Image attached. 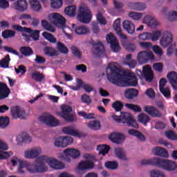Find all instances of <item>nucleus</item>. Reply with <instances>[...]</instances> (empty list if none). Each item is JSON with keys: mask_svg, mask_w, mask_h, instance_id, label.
<instances>
[{"mask_svg": "<svg viewBox=\"0 0 177 177\" xmlns=\"http://www.w3.org/2000/svg\"><path fill=\"white\" fill-rule=\"evenodd\" d=\"M111 73L107 74V78L110 82L116 86H137L138 77L133 73H127L125 76L120 73V68L113 66L110 67Z\"/></svg>", "mask_w": 177, "mask_h": 177, "instance_id": "obj_1", "label": "nucleus"}, {"mask_svg": "<svg viewBox=\"0 0 177 177\" xmlns=\"http://www.w3.org/2000/svg\"><path fill=\"white\" fill-rule=\"evenodd\" d=\"M46 162V156H41L37 158L36 163L28 166V171L30 174H44L48 171V167L45 165Z\"/></svg>", "mask_w": 177, "mask_h": 177, "instance_id": "obj_2", "label": "nucleus"}, {"mask_svg": "<svg viewBox=\"0 0 177 177\" xmlns=\"http://www.w3.org/2000/svg\"><path fill=\"white\" fill-rule=\"evenodd\" d=\"M91 19L92 12H91V10L86 6H80L79 8L77 20H79L80 23L88 24V23H91Z\"/></svg>", "mask_w": 177, "mask_h": 177, "instance_id": "obj_3", "label": "nucleus"}, {"mask_svg": "<svg viewBox=\"0 0 177 177\" xmlns=\"http://www.w3.org/2000/svg\"><path fill=\"white\" fill-rule=\"evenodd\" d=\"M12 30H15V31H19V32L30 34V38H32L33 41L39 40V30H33L31 28L23 27L20 25H13Z\"/></svg>", "mask_w": 177, "mask_h": 177, "instance_id": "obj_4", "label": "nucleus"}, {"mask_svg": "<svg viewBox=\"0 0 177 177\" xmlns=\"http://www.w3.org/2000/svg\"><path fill=\"white\" fill-rule=\"evenodd\" d=\"M40 122L46 124L48 127H57L59 125V120L55 118V116L48 113H44L39 118Z\"/></svg>", "mask_w": 177, "mask_h": 177, "instance_id": "obj_5", "label": "nucleus"}, {"mask_svg": "<svg viewBox=\"0 0 177 177\" xmlns=\"http://www.w3.org/2000/svg\"><path fill=\"white\" fill-rule=\"evenodd\" d=\"M158 168H162V169H165V171L172 172L176 169L177 165L174 161L159 158Z\"/></svg>", "mask_w": 177, "mask_h": 177, "instance_id": "obj_6", "label": "nucleus"}, {"mask_svg": "<svg viewBox=\"0 0 177 177\" xmlns=\"http://www.w3.org/2000/svg\"><path fill=\"white\" fill-rule=\"evenodd\" d=\"M137 59L140 64H146L149 60H154V54L151 51H140L137 55Z\"/></svg>", "mask_w": 177, "mask_h": 177, "instance_id": "obj_7", "label": "nucleus"}, {"mask_svg": "<svg viewBox=\"0 0 177 177\" xmlns=\"http://www.w3.org/2000/svg\"><path fill=\"white\" fill-rule=\"evenodd\" d=\"M121 117L122 124H127L128 127H132L133 128H138L139 127L132 114L128 112H121Z\"/></svg>", "mask_w": 177, "mask_h": 177, "instance_id": "obj_8", "label": "nucleus"}, {"mask_svg": "<svg viewBox=\"0 0 177 177\" xmlns=\"http://www.w3.org/2000/svg\"><path fill=\"white\" fill-rule=\"evenodd\" d=\"M49 17L51 23L55 24L57 26H59L62 28L66 27V18L60 14L55 12L51 14Z\"/></svg>", "mask_w": 177, "mask_h": 177, "instance_id": "obj_9", "label": "nucleus"}, {"mask_svg": "<svg viewBox=\"0 0 177 177\" xmlns=\"http://www.w3.org/2000/svg\"><path fill=\"white\" fill-rule=\"evenodd\" d=\"M64 154L65 156V160L68 162L71 161V158L75 159L80 158L81 152L78 149L68 148L64 150Z\"/></svg>", "mask_w": 177, "mask_h": 177, "instance_id": "obj_10", "label": "nucleus"}, {"mask_svg": "<svg viewBox=\"0 0 177 177\" xmlns=\"http://www.w3.org/2000/svg\"><path fill=\"white\" fill-rule=\"evenodd\" d=\"M106 41L109 44H111V49L113 50V52H115V53L120 52L121 50L120 43H118L117 37H115L113 33L106 35Z\"/></svg>", "mask_w": 177, "mask_h": 177, "instance_id": "obj_11", "label": "nucleus"}, {"mask_svg": "<svg viewBox=\"0 0 177 177\" xmlns=\"http://www.w3.org/2000/svg\"><path fill=\"white\" fill-rule=\"evenodd\" d=\"M73 142V138L66 136L65 137H59L56 138L54 145L56 147H67V146L71 145Z\"/></svg>", "mask_w": 177, "mask_h": 177, "instance_id": "obj_12", "label": "nucleus"}, {"mask_svg": "<svg viewBox=\"0 0 177 177\" xmlns=\"http://www.w3.org/2000/svg\"><path fill=\"white\" fill-rule=\"evenodd\" d=\"M143 110L145 113H147V114H149V115H151L153 118H161V111L153 106L146 105L144 106Z\"/></svg>", "mask_w": 177, "mask_h": 177, "instance_id": "obj_13", "label": "nucleus"}, {"mask_svg": "<svg viewBox=\"0 0 177 177\" xmlns=\"http://www.w3.org/2000/svg\"><path fill=\"white\" fill-rule=\"evenodd\" d=\"M46 163L48 164L49 167L53 169H63V168L65 167L64 163L62 162L57 159L46 156Z\"/></svg>", "mask_w": 177, "mask_h": 177, "instance_id": "obj_14", "label": "nucleus"}, {"mask_svg": "<svg viewBox=\"0 0 177 177\" xmlns=\"http://www.w3.org/2000/svg\"><path fill=\"white\" fill-rule=\"evenodd\" d=\"M46 163L48 164L49 167L53 169H63V168L65 167L64 163L62 162L57 159L46 156Z\"/></svg>", "mask_w": 177, "mask_h": 177, "instance_id": "obj_15", "label": "nucleus"}, {"mask_svg": "<svg viewBox=\"0 0 177 177\" xmlns=\"http://www.w3.org/2000/svg\"><path fill=\"white\" fill-rule=\"evenodd\" d=\"M109 139L111 140V142H113V143H115L116 145H121V143H122V142L125 140L127 138L123 133L113 132L110 134Z\"/></svg>", "mask_w": 177, "mask_h": 177, "instance_id": "obj_16", "label": "nucleus"}, {"mask_svg": "<svg viewBox=\"0 0 177 177\" xmlns=\"http://www.w3.org/2000/svg\"><path fill=\"white\" fill-rule=\"evenodd\" d=\"M92 52L97 57H100V55H103L106 50L104 49V45L102 41L93 44Z\"/></svg>", "mask_w": 177, "mask_h": 177, "instance_id": "obj_17", "label": "nucleus"}, {"mask_svg": "<svg viewBox=\"0 0 177 177\" xmlns=\"http://www.w3.org/2000/svg\"><path fill=\"white\" fill-rule=\"evenodd\" d=\"M11 115L14 120H24L26 118V111L20 110L18 106H13L11 108Z\"/></svg>", "mask_w": 177, "mask_h": 177, "instance_id": "obj_18", "label": "nucleus"}, {"mask_svg": "<svg viewBox=\"0 0 177 177\" xmlns=\"http://www.w3.org/2000/svg\"><path fill=\"white\" fill-rule=\"evenodd\" d=\"M79 171H86L88 169H93L95 163L92 160H86L81 161L77 166Z\"/></svg>", "mask_w": 177, "mask_h": 177, "instance_id": "obj_19", "label": "nucleus"}, {"mask_svg": "<svg viewBox=\"0 0 177 177\" xmlns=\"http://www.w3.org/2000/svg\"><path fill=\"white\" fill-rule=\"evenodd\" d=\"M113 29L116 32L117 35H118L121 39H124V41L128 39V37L122 33V30H121V21L120 19H118L114 21Z\"/></svg>", "mask_w": 177, "mask_h": 177, "instance_id": "obj_20", "label": "nucleus"}, {"mask_svg": "<svg viewBox=\"0 0 177 177\" xmlns=\"http://www.w3.org/2000/svg\"><path fill=\"white\" fill-rule=\"evenodd\" d=\"M171 44H172V34L168 31L164 32L163 36L160 39V45L163 48H167Z\"/></svg>", "mask_w": 177, "mask_h": 177, "instance_id": "obj_21", "label": "nucleus"}, {"mask_svg": "<svg viewBox=\"0 0 177 177\" xmlns=\"http://www.w3.org/2000/svg\"><path fill=\"white\" fill-rule=\"evenodd\" d=\"M14 9L19 12H26L28 8V3L26 0H17L13 4Z\"/></svg>", "mask_w": 177, "mask_h": 177, "instance_id": "obj_22", "label": "nucleus"}, {"mask_svg": "<svg viewBox=\"0 0 177 177\" xmlns=\"http://www.w3.org/2000/svg\"><path fill=\"white\" fill-rule=\"evenodd\" d=\"M10 94V89L8 85L3 82H0V100H3L6 97H9Z\"/></svg>", "mask_w": 177, "mask_h": 177, "instance_id": "obj_23", "label": "nucleus"}, {"mask_svg": "<svg viewBox=\"0 0 177 177\" xmlns=\"http://www.w3.org/2000/svg\"><path fill=\"white\" fill-rule=\"evenodd\" d=\"M167 78L173 89H174V91H177V73L175 71L169 73L167 74Z\"/></svg>", "mask_w": 177, "mask_h": 177, "instance_id": "obj_24", "label": "nucleus"}, {"mask_svg": "<svg viewBox=\"0 0 177 177\" xmlns=\"http://www.w3.org/2000/svg\"><path fill=\"white\" fill-rule=\"evenodd\" d=\"M143 75L145 80L147 82H151L154 79V75L153 74V71H151V68L145 66L143 68Z\"/></svg>", "mask_w": 177, "mask_h": 177, "instance_id": "obj_25", "label": "nucleus"}, {"mask_svg": "<svg viewBox=\"0 0 177 177\" xmlns=\"http://www.w3.org/2000/svg\"><path fill=\"white\" fill-rule=\"evenodd\" d=\"M139 95V91L136 88H128L124 91L126 99L131 100Z\"/></svg>", "mask_w": 177, "mask_h": 177, "instance_id": "obj_26", "label": "nucleus"}, {"mask_svg": "<svg viewBox=\"0 0 177 177\" xmlns=\"http://www.w3.org/2000/svg\"><path fill=\"white\" fill-rule=\"evenodd\" d=\"M122 26L124 30L128 32V34H133L135 32V24L129 20H125L122 23Z\"/></svg>", "mask_w": 177, "mask_h": 177, "instance_id": "obj_27", "label": "nucleus"}, {"mask_svg": "<svg viewBox=\"0 0 177 177\" xmlns=\"http://www.w3.org/2000/svg\"><path fill=\"white\" fill-rule=\"evenodd\" d=\"M160 158L155 157L151 159H144L140 162L141 165H153L158 167Z\"/></svg>", "mask_w": 177, "mask_h": 177, "instance_id": "obj_28", "label": "nucleus"}, {"mask_svg": "<svg viewBox=\"0 0 177 177\" xmlns=\"http://www.w3.org/2000/svg\"><path fill=\"white\" fill-rule=\"evenodd\" d=\"M41 154V149H33L25 151V158H37Z\"/></svg>", "mask_w": 177, "mask_h": 177, "instance_id": "obj_29", "label": "nucleus"}, {"mask_svg": "<svg viewBox=\"0 0 177 177\" xmlns=\"http://www.w3.org/2000/svg\"><path fill=\"white\" fill-rule=\"evenodd\" d=\"M75 32L77 35H85L89 34V28L84 25L77 26L75 28Z\"/></svg>", "mask_w": 177, "mask_h": 177, "instance_id": "obj_30", "label": "nucleus"}, {"mask_svg": "<svg viewBox=\"0 0 177 177\" xmlns=\"http://www.w3.org/2000/svg\"><path fill=\"white\" fill-rule=\"evenodd\" d=\"M138 120L139 122H141V124H143V125L146 127L147 126V124L150 122V116L145 113H142L138 115Z\"/></svg>", "mask_w": 177, "mask_h": 177, "instance_id": "obj_31", "label": "nucleus"}, {"mask_svg": "<svg viewBox=\"0 0 177 177\" xmlns=\"http://www.w3.org/2000/svg\"><path fill=\"white\" fill-rule=\"evenodd\" d=\"M62 132L71 136H80V133L74 129L73 127H66L62 129Z\"/></svg>", "mask_w": 177, "mask_h": 177, "instance_id": "obj_32", "label": "nucleus"}, {"mask_svg": "<svg viewBox=\"0 0 177 177\" xmlns=\"http://www.w3.org/2000/svg\"><path fill=\"white\" fill-rule=\"evenodd\" d=\"M129 8L133 10L142 11L146 9V4L143 3H130Z\"/></svg>", "mask_w": 177, "mask_h": 177, "instance_id": "obj_33", "label": "nucleus"}, {"mask_svg": "<svg viewBox=\"0 0 177 177\" xmlns=\"http://www.w3.org/2000/svg\"><path fill=\"white\" fill-rule=\"evenodd\" d=\"M143 23L147 24V26H158V21L154 19V17L151 15H147L144 17Z\"/></svg>", "mask_w": 177, "mask_h": 177, "instance_id": "obj_34", "label": "nucleus"}, {"mask_svg": "<svg viewBox=\"0 0 177 177\" xmlns=\"http://www.w3.org/2000/svg\"><path fill=\"white\" fill-rule=\"evenodd\" d=\"M29 3L33 12H39L40 10L42 9L41 3H39V1L37 0H29Z\"/></svg>", "mask_w": 177, "mask_h": 177, "instance_id": "obj_35", "label": "nucleus"}, {"mask_svg": "<svg viewBox=\"0 0 177 177\" xmlns=\"http://www.w3.org/2000/svg\"><path fill=\"white\" fill-rule=\"evenodd\" d=\"M31 78L37 82H42V80H45V75L36 71L31 73Z\"/></svg>", "mask_w": 177, "mask_h": 177, "instance_id": "obj_36", "label": "nucleus"}, {"mask_svg": "<svg viewBox=\"0 0 177 177\" xmlns=\"http://www.w3.org/2000/svg\"><path fill=\"white\" fill-rule=\"evenodd\" d=\"M154 151H155L156 156H159L160 157H164L165 158H167L168 157V152L164 148L156 147L154 148Z\"/></svg>", "mask_w": 177, "mask_h": 177, "instance_id": "obj_37", "label": "nucleus"}, {"mask_svg": "<svg viewBox=\"0 0 177 177\" xmlns=\"http://www.w3.org/2000/svg\"><path fill=\"white\" fill-rule=\"evenodd\" d=\"M87 127L93 129V131H99L100 129V121L95 120H91L88 122Z\"/></svg>", "mask_w": 177, "mask_h": 177, "instance_id": "obj_38", "label": "nucleus"}, {"mask_svg": "<svg viewBox=\"0 0 177 177\" xmlns=\"http://www.w3.org/2000/svg\"><path fill=\"white\" fill-rule=\"evenodd\" d=\"M19 52L24 56H31L32 55H34V51L32 50V48H31V47H28V46L21 47L19 48Z\"/></svg>", "mask_w": 177, "mask_h": 177, "instance_id": "obj_39", "label": "nucleus"}, {"mask_svg": "<svg viewBox=\"0 0 177 177\" xmlns=\"http://www.w3.org/2000/svg\"><path fill=\"white\" fill-rule=\"evenodd\" d=\"M10 62V55L7 54L1 61L0 67L1 68H9V63Z\"/></svg>", "mask_w": 177, "mask_h": 177, "instance_id": "obj_40", "label": "nucleus"}, {"mask_svg": "<svg viewBox=\"0 0 177 177\" xmlns=\"http://www.w3.org/2000/svg\"><path fill=\"white\" fill-rule=\"evenodd\" d=\"M56 49L58 50V52L63 53V55H67L68 53V48L62 41L57 42Z\"/></svg>", "mask_w": 177, "mask_h": 177, "instance_id": "obj_41", "label": "nucleus"}, {"mask_svg": "<svg viewBox=\"0 0 177 177\" xmlns=\"http://www.w3.org/2000/svg\"><path fill=\"white\" fill-rule=\"evenodd\" d=\"M115 153L119 160H122V161H127V160H128L127 155H125V153L121 148H116L115 149Z\"/></svg>", "mask_w": 177, "mask_h": 177, "instance_id": "obj_42", "label": "nucleus"}, {"mask_svg": "<svg viewBox=\"0 0 177 177\" xmlns=\"http://www.w3.org/2000/svg\"><path fill=\"white\" fill-rule=\"evenodd\" d=\"M125 107L129 110H131L134 113H142V108L138 104L127 103L125 104Z\"/></svg>", "mask_w": 177, "mask_h": 177, "instance_id": "obj_43", "label": "nucleus"}, {"mask_svg": "<svg viewBox=\"0 0 177 177\" xmlns=\"http://www.w3.org/2000/svg\"><path fill=\"white\" fill-rule=\"evenodd\" d=\"M73 111V108L68 105H62L61 106V117H64V115H67L70 114Z\"/></svg>", "mask_w": 177, "mask_h": 177, "instance_id": "obj_44", "label": "nucleus"}, {"mask_svg": "<svg viewBox=\"0 0 177 177\" xmlns=\"http://www.w3.org/2000/svg\"><path fill=\"white\" fill-rule=\"evenodd\" d=\"M97 150H98L100 154L106 156V154H107L110 151V147L106 145H100L97 147Z\"/></svg>", "mask_w": 177, "mask_h": 177, "instance_id": "obj_45", "label": "nucleus"}, {"mask_svg": "<svg viewBox=\"0 0 177 177\" xmlns=\"http://www.w3.org/2000/svg\"><path fill=\"white\" fill-rule=\"evenodd\" d=\"M42 36L44 37V38H45V39L49 41L50 44H56V42H57V39H56V37H55V36H53V35H52V33L44 32L42 33Z\"/></svg>", "mask_w": 177, "mask_h": 177, "instance_id": "obj_46", "label": "nucleus"}, {"mask_svg": "<svg viewBox=\"0 0 177 177\" xmlns=\"http://www.w3.org/2000/svg\"><path fill=\"white\" fill-rule=\"evenodd\" d=\"M41 26L44 30L50 31V32H55L56 31V29H55L54 27L52 26V25L46 20L41 21Z\"/></svg>", "mask_w": 177, "mask_h": 177, "instance_id": "obj_47", "label": "nucleus"}, {"mask_svg": "<svg viewBox=\"0 0 177 177\" xmlns=\"http://www.w3.org/2000/svg\"><path fill=\"white\" fill-rule=\"evenodd\" d=\"M76 10L77 7H75V6H69L65 8V13L71 17H74V16H75Z\"/></svg>", "mask_w": 177, "mask_h": 177, "instance_id": "obj_48", "label": "nucleus"}, {"mask_svg": "<svg viewBox=\"0 0 177 177\" xmlns=\"http://www.w3.org/2000/svg\"><path fill=\"white\" fill-rule=\"evenodd\" d=\"M77 115L80 117H83L84 120H92L95 118V113H86V112L84 111H80L77 112Z\"/></svg>", "mask_w": 177, "mask_h": 177, "instance_id": "obj_49", "label": "nucleus"}, {"mask_svg": "<svg viewBox=\"0 0 177 177\" xmlns=\"http://www.w3.org/2000/svg\"><path fill=\"white\" fill-rule=\"evenodd\" d=\"M10 124V120L8 116H1L0 117V128H6Z\"/></svg>", "mask_w": 177, "mask_h": 177, "instance_id": "obj_50", "label": "nucleus"}, {"mask_svg": "<svg viewBox=\"0 0 177 177\" xmlns=\"http://www.w3.org/2000/svg\"><path fill=\"white\" fill-rule=\"evenodd\" d=\"M105 167L107 168V169H111L112 171H114L118 168V162L117 161H107L105 163Z\"/></svg>", "mask_w": 177, "mask_h": 177, "instance_id": "obj_51", "label": "nucleus"}, {"mask_svg": "<svg viewBox=\"0 0 177 177\" xmlns=\"http://www.w3.org/2000/svg\"><path fill=\"white\" fill-rule=\"evenodd\" d=\"M28 167H30V163L27 162H19V165L18 167V174H24L26 171H24V168H26L27 171H28Z\"/></svg>", "mask_w": 177, "mask_h": 177, "instance_id": "obj_52", "label": "nucleus"}, {"mask_svg": "<svg viewBox=\"0 0 177 177\" xmlns=\"http://www.w3.org/2000/svg\"><path fill=\"white\" fill-rule=\"evenodd\" d=\"M15 35H16V32L12 30H6L1 33V37H3L4 39H8V38H12V37H15Z\"/></svg>", "mask_w": 177, "mask_h": 177, "instance_id": "obj_53", "label": "nucleus"}, {"mask_svg": "<svg viewBox=\"0 0 177 177\" xmlns=\"http://www.w3.org/2000/svg\"><path fill=\"white\" fill-rule=\"evenodd\" d=\"M122 46L128 52H135L136 50V45L132 42L122 43Z\"/></svg>", "mask_w": 177, "mask_h": 177, "instance_id": "obj_54", "label": "nucleus"}, {"mask_svg": "<svg viewBox=\"0 0 177 177\" xmlns=\"http://www.w3.org/2000/svg\"><path fill=\"white\" fill-rule=\"evenodd\" d=\"M160 93L163 95V96L166 99H171V89L169 87H165L162 88H159Z\"/></svg>", "mask_w": 177, "mask_h": 177, "instance_id": "obj_55", "label": "nucleus"}, {"mask_svg": "<svg viewBox=\"0 0 177 177\" xmlns=\"http://www.w3.org/2000/svg\"><path fill=\"white\" fill-rule=\"evenodd\" d=\"M50 6L53 9H60L63 6V0H51Z\"/></svg>", "mask_w": 177, "mask_h": 177, "instance_id": "obj_56", "label": "nucleus"}, {"mask_svg": "<svg viewBox=\"0 0 177 177\" xmlns=\"http://www.w3.org/2000/svg\"><path fill=\"white\" fill-rule=\"evenodd\" d=\"M150 35L151 41H158V39L161 37V31L154 30L152 32H150Z\"/></svg>", "mask_w": 177, "mask_h": 177, "instance_id": "obj_57", "label": "nucleus"}, {"mask_svg": "<svg viewBox=\"0 0 177 177\" xmlns=\"http://www.w3.org/2000/svg\"><path fill=\"white\" fill-rule=\"evenodd\" d=\"M112 107L115 111H121L124 109V104H122L121 101H115L113 103Z\"/></svg>", "mask_w": 177, "mask_h": 177, "instance_id": "obj_58", "label": "nucleus"}, {"mask_svg": "<svg viewBox=\"0 0 177 177\" xmlns=\"http://www.w3.org/2000/svg\"><path fill=\"white\" fill-rule=\"evenodd\" d=\"M71 49L72 50L73 55L75 57H77V59H81L82 53H81V51H80V50H78V48H77V46H73Z\"/></svg>", "mask_w": 177, "mask_h": 177, "instance_id": "obj_59", "label": "nucleus"}, {"mask_svg": "<svg viewBox=\"0 0 177 177\" xmlns=\"http://www.w3.org/2000/svg\"><path fill=\"white\" fill-rule=\"evenodd\" d=\"M129 17H131L133 20H140V19H142L143 16V14L140 12H129Z\"/></svg>", "mask_w": 177, "mask_h": 177, "instance_id": "obj_60", "label": "nucleus"}, {"mask_svg": "<svg viewBox=\"0 0 177 177\" xmlns=\"http://www.w3.org/2000/svg\"><path fill=\"white\" fill-rule=\"evenodd\" d=\"M97 20L100 23V24H102L103 26L106 24V19L103 17V14L100 12H98L96 15Z\"/></svg>", "mask_w": 177, "mask_h": 177, "instance_id": "obj_61", "label": "nucleus"}, {"mask_svg": "<svg viewBox=\"0 0 177 177\" xmlns=\"http://www.w3.org/2000/svg\"><path fill=\"white\" fill-rule=\"evenodd\" d=\"M139 39L141 41H150L151 35L150 32H146L138 35Z\"/></svg>", "mask_w": 177, "mask_h": 177, "instance_id": "obj_62", "label": "nucleus"}, {"mask_svg": "<svg viewBox=\"0 0 177 177\" xmlns=\"http://www.w3.org/2000/svg\"><path fill=\"white\" fill-rule=\"evenodd\" d=\"M165 135L167 139H169L170 140H177V135L175 132L172 131H167L165 133Z\"/></svg>", "mask_w": 177, "mask_h": 177, "instance_id": "obj_63", "label": "nucleus"}, {"mask_svg": "<svg viewBox=\"0 0 177 177\" xmlns=\"http://www.w3.org/2000/svg\"><path fill=\"white\" fill-rule=\"evenodd\" d=\"M10 156H13V153L0 151V160H6V158H9Z\"/></svg>", "mask_w": 177, "mask_h": 177, "instance_id": "obj_64", "label": "nucleus"}]
</instances>
